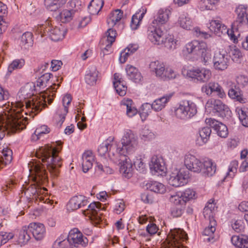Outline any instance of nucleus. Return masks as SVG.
<instances>
[{
	"label": "nucleus",
	"mask_w": 248,
	"mask_h": 248,
	"mask_svg": "<svg viewBox=\"0 0 248 248\" xmlns=\"http://www.w3.org/2000/svg\"><path fill=\"white\" fill-rule=\"evenodd\" d=\"M114 87L117 93L120 96H124L126 94L127 87L126 86L125 81L121 82L120 84L114 83Z\"/></svg>",
	"instance_id": "obj_58"
},
{
	"label": "nucleus",
	"mask_w": 248,
	"mask_h": 248,
	"mask_svg": "<svg viewBox=\"0 0 248 248\" xmlns=\"http://www.w3.org/2000/svg\"><path fill=\"white\" fill-rule=\"evenodd\" d=\"M133 160L134 165L137 170L141 172H144L145 169V164L143 162L141 156L140 155L136 156Z\"/></svg>",
	"instance_id": "obj_56"
},
{
	"label": "nucleus",
	"mask_w": 248,
	"mask_h": 248,
	"mask_svg": "<svg viewBox=\"0 0 248 248\" xmlns=\"http://www.w3.org/2000/svg\"><path fill=\"white\" fill-rule=\"evenodd\" d=\"M169 13L170 11L169 10H159L156 18L155 19L151 24L158 27H160V25L165 24L169 19Z\"/></svg>",
	"instance_id": "obj_34"
},
{
	"label": "nucleus",
	"mask_w": 248,
	"mask_h": 248,
	"mask_svg": "<svg viewBox=\"0 0 248 248\" xmlns=\"http://www.w3.org/2000/svg\"><path fill=\"white\" fill-rule=\"evenodd\" d=\"M53 248H71V245L68 237L64 239L63 237L61 236L58 238L53 245Z\"/></svg>",
	"instance_id": "obj_47"
},
{
	"label": "nucleus",
	"mask_w": 248,
	"mask_h": 248,
	"mask_svg": "<svg viewBox=\"0 0 248 248\" xmlns=\"http://www.w3.org/2000/svg\"><path fill=\"white\" fill-rule=\"evenodd\" d=\"M236 82L240 87H244L248 83V78L244 75H239L236 78Z\"/></svg>",
	"instance_id": "obj_64"
},
{
	"label": "nucleus",
	"mask_w": 248,
	"mask_h": 248,
	"mask_svg": "<svg viewBox=\"0 0 248 248\" xmlns=\"http://www.w3.org/2000/svg\"><path fill=\"white\" fill-rule=\"evenodd\" d=\"M125 71L128 78L133 82L139 83L141 80L142 77L136 67L131 65H127Z\"/></svg>",
	"instance_id": "obj_28"
},
{
	"label": "nucleus",
	"mask_w": 248,
	"mask_h": 248,
	"mask_svg": "<svg viewBox=\"0 0 248 248\" xmlns=\"http://www.w3.org/2000/svg\"><path fill=\"white\" fill-rule=\"evenodd\" d=\"M233 246L239 248H248V236L233 234Z\"/></svg>",
	"instance_id": "obj_39"
},
{
	"label": "nucleus",
	"mask_w": 248,
	"mask_h": 248,
	"mask_svg": "<svg viewBox=\"0 0 248 248\" xmlns=\"http://www.w3.org/2000/svg\"><path fill=\"white\" fill-rule=\"evenodd\" d=\"M140 137L144 141H149L155 138V135L149 130L144 129L140 134Z\"/></svg>",
	"instance_id": "obj_62"
},
{
	"label": "nucleus",
	"mask_w": 248,
	"mask_h": 248,
	"mask_svg": "<svg viewBox=\"0 0 248 248\" xmlns=\"http://www.w3.org/2000/svg\"><path fill=\"white\" fill-rule=\"evenodd\" d=\"M209 220L210 221V225L204 230L202 234L204 235L209 236V237L207 238V240L208 241H210L214 238L212 236L216 231L215 226L216 225V222L214 219Z\"/></svg>",
	"instance_id": "obj_46"
},
{
	"label": "nucleus",
	"mask_w": 248,
	"mask_h": 248,
	"mask_svg": "<svg viewBox=\"0 0 248 248\" xmlns=\"http://www.w3.org/2000/svg\"><path fill=\"white\" fill-rule=\"evenodd\" d=\"M98 75V72L96 68L95 67H91L89 72L85 76L86 83L91 86L95 85L97 81Z\"/></svg>",
	"instance_id": "obj_40"
},
{
	"label": "nucleus",
	"mask_w": 248,
	"mask_h": 248,
	"mask_svg": "<svg viewBox=\"0 0 248 248\" xmlns=\"http://www.w3.org/2000/svg\"><path fill=\"white\" fill-rule=\"evenodd\" d=\"M150 167L152 171L162 175L165 173L166 168L164 166L163 158L157 155L152 156L150 163Z\"/></svg>",
	"instance_id": "obj_24"
},
{
	"label": "nucleus",
	"mask_w": 248,
	"mask_h": 248,
	"mask_svg": "<svg viewBox=\"0 0 248 248\" xmlns=\"http://www.w3.org/2000/svg\"><path fill=\"white\" fill-rule=\"evenodd\" d=\"M144 15V13L141 14L137 13L132 16L130 24V26L132 30L137 29L140 21L143 17Z\"/></svg>",
	"instance_id": "obj_54"
},
{
	"label": "nucleus",
	"mask_w": 248,
	"mask_h": 248,
	"mask_svg": "<svg viewBox=\"0 0 248 248\" xmlns=\"http://www.w3.org/2000/svg\"><path fill=\"white\" fill-rule=\"evenodd\" d=\"M209 29L218 36L227 34L231 40H232V23L231 25V29L229 30L225 25L221 24L220 21L212 20L210 23Z\"/></svg>",
	"instance_id": "obj_15"
},
{
	"label": "nucleus",
	"mask_w": 248,
	"mask_h": 248,
	"mask_svg": "<svg viewBox=\"0 0 248 248\" xmlns=\"http://www.w3.org/2000/svg\"><path fill=\"white\" fill-rule=\"evenodd\" d=\"M11 119L5 124L0 122V141H2L6 134V130H9L12 132L21 131L26 128L27 123L24 122V119L15 118L13 114L9 113Z\"/></svg>",
	"instance_id": "obj_8"
},
{
	"label": "nucleus",
	"mask_w": 248,
	"mask_h": 248,
	"mask_svg": "<svg viewBox=\"0 0 248 248\" xmlns=\"http://www.w3.org/2000/svg\"><path fill=\"white\" fill-rule=\"evenodd\" d=\"M14 237V234L12 232H0V246L5 244L8 241L13 239Z\"/></svg>",
	"instance_id": "obj_57"
},
{
	"label": "nucleus",
	"mask_w": 248,
	"mask_h": 248,
	"mask_svg": "<svg viewBox=\"0 0 248 248\" xmlns=\"http://www.w3.org/2000/svg\"><path fill=\"white\" fill-rule=\"evenodd\" d=\"M248 8L244 5H239L236 8L235 10V13L237 15V18L236 22L241 23L244 20L245 17H247Z\"/></svg>",
	"instance_id": "obj_44"
},
{
	"label": "nucleus",
	"mask_w": 248,
	"mask_h": 248,
	"mask_svg": "<svg viewBox=\"0 0 248 248\" xmlns=\"http://www.w3.org/2000/svg\"><path fill=\"white\" fill-rule=\"evenodd\" d=\"M205 48H207V46L204 42L194 40L185 45L183 53L185 55L192 54L198 56L203 53Z\"/></svg>",
	"instance_id": "obj_13"
},
{
	"label": "nucleus",
	"mask_w": 248,
	"mask_h": 248,
	"mask_svg": "<svg viewBox=\"0 0 248 248\" xmlns=\"http://www.w3.org/2000/svg\"><path fill=\"white\" fill-rule=\"evenodd\" d=\"M67 237L71 245V248L73 247L84 248L88 245V239L77 229L71 230Z\"/></svg>",
	"instance_id": "obj_12"
},
{
	"label": "nucleus",
	"mask_w": 248,
	"mask_h": 248,
	"mask_svg": "<svg viewBox=\"0 0 248 248\" xmlns=\"http://www.w3.org/2000/svg\"><path fill=\"white\" fill-rule=\"evenodd\" d=\"M1 159H0V170L11 163L12 160L13 152L10 149L5 148L3 149Z\"/></svg>",
	"instance_id": "obj_38"
},
{
	"label": "nucleus",
	"mask_w": 248,
	"mask_h": 248,
	"mask_svg": "<svg viewBox=\"0 0 248 248\" xmlns=\"http://www.w3.org/2000/svg\"><path fill=\"white\" fill-rule=\"evenodd\" d=\"M187 78L194 81L204 83L208 81L211 76L210 70L205 68L193 67L182 71Z\"/></svg>",
	"instance_id": "obj_9"
},
{
	"label": "nucleus",
	"mask_w": 248,
	"mask_h": 248,
	"mask_svg": "<svg viewBox=\"0 0 248 248\" xmlns=\"http://www.w3.org/2000/svg\"><path fill=\"white\" fill-rule=\"evenodd\" d=\"M177 40L174 38L173 35L166 34L163 38V42L160 45L163 46L165 48L170 50H173L176 48Z\"/></svg>",
	"instance_id": "obj_31"
},
{
	"label": "nucleus",
	"mask_w": 248,
	"mask_h": 248,
	"mask_svg": "<svg viewBox=\"0 0 248 248\" xmlns=\"http://www.w3.org/2000/svg\"><path fill=\"white\" fill-rule=\"evenodd\" d=\"M199 132L202 142L201 143H200V145L206 143L209 140L211 134V127L208 126L204 127L200 129Z\"/></svg>",
	"instance_id": "obj_48"
},
{
	"label": "nucleus",
	"mask_w": 248,
	"mask_h": 248,
	"mask_svg": "<svg viewBox=\"0 0 248 248\" xmlns=\"http://www.w3.org/2000/svg\"><path fill=\"white\" fill-rule=\"evenodd\" d=\"M34 88L35 85L32 84L28 83L24 87H22L17 93V96L19 99V101L12 103V107L10 109L11 113L13 114L14 118H19L20 120L24 119V122L27 123V117H24V115H29V116L33 118V111H31L32 109L31 107L28 108H26L27 103L32 102L36 95H34Z\"/></svg>",
	"instance_id": "obj_2"
},
{
	"label": "nucleus",
	"mask_w": 248,
	"mask_h": 248,
	"mask_svg": "<svg viewBox=\"0 0 248 248\" xmlns=\"http://www.w3.org/2000/svg\"><path fill=\"white\" fill-rule=\"evenodd\" d=\"M46 31L47 35H48L50 39L53 41H59L64 38V30H61L58 27H53L52 26H48Z\"/></svg>",
	"instance_id": "obj_25"
},
{
	"label": "nucleus",
	"mask_w": 248,
	"mask_h": 248,
	"mask_svg": "<svg viewBox=\"0 0 248 248\" xmlns=\"http://www.w3.org/2000/svg\"><path fill=\"white\" fill-rule=\"evenodd\" d=\"M185 165L186 168L194 172H202L208 176H213L216 171V164L212 159L206 158L201 162L193 155H186Z\"/></svg>",
	"instance_id": "obj_5"
},
{
	"label": "nucleus",
	"mask_w": 248,
	"mask_h": 248,
	"mask_svg": "<svg viewBox=\"0 0 248 248\" xmlns=\"http://www.w3.org/2000/svg\"><path fill=\"white\" fill-rule=\"evenodd\" d=\"M67 0H45L46 8L50 11H56L66 2Z\"/></svg>",
	"instance_id": "obj_37"
},
{
	"label": "nucleus",
	"mask_w": 248,
	"mask_h": 248,
	"mask_svg": "<svg viewBox=\"0 0 248 248\" xmlns=\"http://www.w3.org/2000/svg\"><path fill=\"white\" fill-rule=\"evenodd\" d=\"M24 65V61L22 59L13 61L8 67V74H11L14 70L22 68Z\"/></svg>",
	"instance_id": "obj_55"
},
{
	"label": "nucleus",
	"mask_w": 248,
	"mask_h": 248,
	"mask_svg": "<svg viewBox=\"0 0 248 248\" xmlns=\"http://www.w3.org/2000/svg\"><path fill=\"white\" fill-rule=\"evenodd\" d=\"M233 100L241 103H245V98L243 97L242 92L240 89L233 90Z\"/></svg>",
	"instance_id": "obj_63"
},
{
	"label": "nucleus",
	"mask_w": 248,
	"mask_h": 248,
	"mask_svg": "<svg viewBox=\"0 0 248 248\" xmlns=\"http://www.w3.org/2000/svg\"><path fill=\"white\" fill-rule=\"evenodd\" d=\"M172 196H179L180 198L179 200H181V201H184L185 204L186 205L187 202L192 199L195 197V192L191 189L187 188L182 192H180L177 193Z\"/></svg>",
	"instance_id": "obj_42"
},
{
	"label": "nucleus",
	"mask_w": 248,
	"mask_h": 248,
	"mask_svg": "<svg viewBox=\"0 0 248 248\" xmlns=\"http://www.w3.org/2000/svg\"><path fill=\"white\" fill-rule=\"evenodd\" d=\"M214 202V200H210L204 208L203 214L205 218L214 219V212L217 208Z\"/></svg>",
	"instance_id": "obj_36"
},
{
	"label": "nucleus",
	"mask_w": 248,
	"mask_h": 248,
	"mask_svg": "<svg viewBox=\"0 0 248 248\" xmlns=\"http://www.w3.org/2000/svg\"><path fill=\"white\" fill-rule=\"evenodd\" d=\"M179 198L178 196H170L169 198L170 202L174 204L171 209V214L175 217H180L186 207L184 201H181Z\"/></svg>",
	"instance_id": "obj_19"
},
{
	"label": "nucleus",
	"mask_w": 248,
	"mask_h": 248,
	"mask_svg": "<svg viewBox=\"0 0 248 248\" xmlns=\"http://www.w3.org/2000/svg\"><path fill=\"white\" fill-rule=\"evenodd\" d=\"M229 59L225 51L216 50L214 54L213 62L216 69L224 70L227 68Z\"/></svg>",
	"instance_id": "obj_14"
},
{
	"label": "nucleus",
	"mask_w": 248,
	"mask_h": 248,
	"mask_svg": "<svg viewBox=\"0 0 248 248\" xmlns=\"http://www.w3.org/2000/svg\"><path fill=\"white\" fill-rule=\"evenodd\" d=\"M152 110V104L146 103L142 105L140 116L142 121L146 119V117L151 113Z\"/></svg>",
	"instance_id": "obj_52"
},
{
	"label": "nucleus",
	"mask_w": 248,
	"mask_h": 248,
	"mask_svg": "<svg viewBox=\"0 0 248 248\" xmlns=\"http://www.w3.org/2000/svg\"><path fill=\"white\" fill-rule=\"evenodd\" d=\"M236 111L238 114L239 119L242 124L245 127H248V109L237 108Z\"/></svg>",
	"instance_id": "obj_49"
},
{
	"label": "nucleus",
	"mask_w": 248,
	"mask_h": 248,
	"mask_svg": "<svg viewBox=\"0 0 248 248\" xmlns=\"http://www.w3.org/2000/svg\"><path fill=\"white\" fill-rule=\"evenodd\" d=\"M202 91L208 95H211L213 93H216L220 98H222L225 96V93L222 87L217 83L214 82H209L207 85L203 86Z\"/></svg>",
	"instance_id": "obj_22"
},
{
	"label": "nucleus",
	"mask_w": 248,
	"mask_h": 248,
	"mask_svg": "<svg viewBox=\"0 0 248 248\" xmlns=\"http://www.w3.org/2000/svg\"><path fill=\"white\" fill-rule=\"evenodd\" d=\"M88 201L85 197L82 195L76 196L72 197L67 205L69 211H74L87 205Z\"/></svg>",
	"instance_id": "obj_23"
},
{
	"label": "nucleus",
	"mask_w": 248,
	"mask_h": 248,
	"mask_svg": "<svg viewBox=\"0 0 248 248\" xmlns=\"http://www.w3.org/2000/svg\"><path fill=\"white\" fill-rule=\"evenodd\" d=\"M77 9H64L60 13V20L62 23L70 21L76 13Z\"/></svg>",
	"instance_id": "obj_43"
},
{
	"label": "nucleus",
	"mask_w": 248,
	"mask_h": 248,
	"mask_svg": "<svg viewBox=\"0 0 248 248\" xmlns=\"http://www.w3.org/2000/svg\"><path fill=\"white\" fill-rule=\"evenodd\" d=\"M28 228L36 240H41L44 237L46 229L44 224L39 222H31L29 225Z\"/></svg>",
	"instance_id": "obj_21"
},
{
	"label": "nucleus",
	"mask_w": 248,
	"mask_h": 248,
	"mask_svg": "<svg viewBox=\"0 0 248 248\" xmlns=\"http://www.w3.org/2000/svg\"><path fill=\"white\" fill-rule=\"evenodd\" d=\"M114 139L110 137L100 144L98 148V153L101 156L108 153L111 160L120 165L121 173L129 178L132 176V164L126 155L135 152L138 146V138L131 130L125 129L119 142L114 143Z\"/></svg>",
	"instance_id": "obj_1"
},
{
	"label": "nucleus",
	"mask_w": 248,
	"mask_h": 248,
	"mask_svg": "<svg viewBox=\"0 0 248 248\" xmlns=\"http://www.w3.org/2000/svg\"><path fill=\"white\" fill-rule=\"evenodd\" d=\"M110 27L106 32V37L102 40V44L106 46L104 48H102V50L100 53V55L104 56L110 52L109 49L110 48L112 43L115 40L116 35V31Z\"/></svg>",
	"instance_id": "obj_18"
},
{
	"label": "nucleus",
	"mask_w": 248,
	"mask_h": 248,
	"mask_svg": "<svg viewBox=\"0 0 248 248\" xmlns=\"http://www.w3.org/2000/svg\"><path fill=\"white\" fill-rule=\"evenodd\" d=\"M123 16V12L119 9L112 11L107 19V23L109 27H113L120 22Z\"/></svg>",
	"instance_id": "obj_30"
},
{
	"label": "nucleus",
	"mask_w": 248,
	"mask_h": 248,
	"mask_svg": "<svg viewBox=\"0 0 248 248\" xmlns=\"http://www.w3.org/2000/svg\"><path fill=\"white\" fill-rule=\"evenodd\" d=\"M122 105L125 106L126 108V114L129 117L135 116L138 112L136 108L133 106V101L131 99L123 100Z\"/></svg>",
	"instance_id": "obj_45"
},
{
	"label": "nucleus",
	"mask_w": 248,
	"mask_h": 248,
	"mask_svg": "<svg viewBox=\"0 0 248 248\" xmlns=\"http://www.w3.org/2000/svg\"><path fill=\"white\" fill-rule=\"evenodd\" d=\"M189 178L188 170L185 169H175L170 173L168 182L173 186L179 187L186 184Z\"/></svg>",
	"instance_id": "obj_11"
},
{
	"label": "nucleus",
	"mask_w": 248,
	"mask_h": 248,
	"mask_svg": "<svg viewBox=\"0 0 248 248\" xmlns=\"http://www.w3.org/2000/svg\"><path fill=\"white\" fill-rule=\"evenodd\" d=\"M228 108L220 101H216L214 107L215 112L222 117L225 116V111H228Z\"/></svg>",
	"instance_id": "obj_53"
},
{
	"label": "nucleus",
	"mask_w": 248,
	"mask_h": 248,
	"mask_svg": "<svg viewBox=\"0 0 248 248\" xmlns=\"http://www.w3.org/2000/svg\"><path fill=\"white\" fill-rule=\"evenodd\" d=\"M178 24L181 28L187 30H190L193 27L192 21L187 13L180 15L178 20Z\"/></svg>",
	"instance_id": "obj_35"
},
{
	"label": "nucleus",
	"mask_w": 248,
	"mask_h": 248,
	"mask_svg": "<svg viewBox=\"0 0 248 248\" xmlns=\"http://www.w3.org/2000/svg\"><path fill=\"white\" fill-rule=\"evenodd\" d=\"M45 165L40 161L30 162L28 164L29 170L32 174H34L33 184H31L27 188L26 193L31 195H38L41 193V185L47 182L48 177Z\"/></svg>",
	"instance_id": "obj_4"
},
{
	"label": "nucleus",
	"mask_w": 248,
	"mask_h": 248,
	"mask_svg": "<svg viewBox=\"0 0 248 248\" xmlns=\"http://www.w3.org/2000/svg\"><path fill=\"white\" fill-rule=\"evenodd\" d=\"M243 60V55L241 51L238 48H233V62L241 63Z\"/></svg>",
	"instance_id": "obj_59"
},
{
	"label": "nucleus",
	"mask_w": 248,
	"mask_h": 248,
	"mask_svg": "<svg viewBox=\"0 0 248 248\" xmlns=\"http://www.w3.org/2000/svg\"><path fill=\"white\" fill-rule=\"evenodd\" d=\"M150 71L157 77L161 79L164 77L165 65L158 61H154L149 64Z\"/></svg>",
	"instance_id": "obj_27"
},
{
	"label": "nucleus",
	"mask_w": 248,
	"mask_h": 248,
	"mask_svg": "<svg viewBox=\"0 0 248 248\" xmlns=\"http://www.w3.org/2000/svg\"><path fill=\"white\" fill-rule=\"evenodd\" d=\"M94 161V155L91 151H85L82 155V170L84 172H87L92 168L93 162Z\"/></svg>",
	"instance_id": "obj_29"
},
{
	"label": "nucleus",
	"mask_w": 248,
	"mask_h": 248,
	"mask_svg": "<svg viewBox=\"0 0 248 248\" xmlns=\"http://www.w3.org/2000/svg\"><path fill=\"white\" fill-rule=\"evenodd\" d=\"M21 43L25 48L31 46L33 45L32 33L30 31L24 33L21 37Z\"/></svg>",
	"instance_id": "obj_50"
},
{
	"label": "nucleus",
	"mask_w": 248,
	"mask_h": 248,
	"mask_svg": "<svg viewBox=\"0 0 248 248\" xmlns=\"http://www.w3.org/2000/svg\"><path fill=\"white\" fill-rule=\"evenodd\" d=\"M187 239V234L183 230L180 229L171 230L167 237L168 248H186L184 246L182 242Z\"/></svg>",
	"instance_id": "obj_10"
},
{
	"label": "nucleus",
	"mask_w": 248,
	"mask_h": 248,
	"mask_svg": "<svg viewBox=\"0 0 248 248\" xmlns=\"http://www.w3.org/2000/svg\"><path fill=\"white\" fill-rule=\"evenodd\" d=\"M29 228L28 226H23L19 231L17 236V242L19 244L24 245L28 243L30 240L31 236L28 232Z\"/></svg>",
	"instance_id": "obj_33"
},
{
	"label": "nucleus",
	"mask_w": 248,
	"mask_h": 248,
	"mask_svg": "<svg viewBox=\"0 0 248 248\" xmlns=\"http://www.w3.org/2000/svg\"><path fill=\"white\" fill-rule=\"evenodd\" d=\"M52 75L50 73H46L41 76L36 81V86L41 89H44L47 86L49 79Z\"/></svg>",
	"instance_id": "obj_51"
},
{
	"label": "nucleus",
	"mask_w": 248,
	"mask_h": 248,
	"mask_svg": "<svg viewBox=\"0 0 248 248\" xmlns=\"http://www.w3.org/2000/svg\"><path fill=\"white\" fill-rule=\"evenodd\" d=\"M103 5V0H92L88 6L89 12L91 15H97L100 11Z\"/></svg>",
	"instance_id": "obj_41"
},
{
	"label": "nucleus",
	"mask_w": 248,
	"mask_h": 248,
	"mask_svg": "<svg viewBox=\"0 0 248 248\" xmlns=\"http://www.w3.org/2000/svg\"><path fill=\"white\" fill-rule=\"evenodd\" d=\"M49 128L45 125H42L39 127L36 128L34 132L33 136H40L41 137L44 134L49 133Z\"/></svg>",
	"instance_id": "obj_61"
},
{
	"label": "nucleus",
	"mask_w": 248,
	"mask_h": 248,
	"mask_svg": "<svg viewBox=\"0 0 248 248\" xmlns=\"http://www.w3.org/2000/svg\"><path fill=\"white\" fill-rule=\"evenodd\" d=\"M61 149L62 148H55L47 146L42 147L36 153L37 157L41 159V161L46 166L49 172L56 177L58 176L59 169L62 164V159L58 155Z\"/></svg>",
	"instance_id": "obj_3"
},
{
	"label": "nucleus",
	"mask_w": 248,
	"mask_h": 248,
	"mask_svg": "<svg viewBox=\"0 0 248 248\" xmlns=\"http://www.w3.org/2000/svg\"><path fill=\"white\" fill-rule=\"evenodd\" d=\"M146 186L147 189L155 193L163 194L166 191L165 186L162 183L157 181H149L146 184Z\"/></svg>",
	"instance_id": "obj_32"
},
{
	"label": "nucleus",
	"mask_w": 248,
	"mask_h": 248,
	"mask_svg": "<svg viewBox=\"0 0 248 248\" xmlns=\"http://www.w3.org/2000/svg\"><path fill=\"white\" fill-rule=\"evenodd\" d=\"M205 123L212 127L219 137L226 138L227 136L228 128L224 124L212 118L206 119Z\"/></svg>",
	"instance_id": "obj_20"
},
{
	"label": "nucleus",
	"mask_w": 248,
	"mask_h": 248,
	"mask_svg": "<svg viewBox=\"0 0 248 248\" xmlns=\"http://www.w3.org/2000/svg\"><path fill=\"white\" fill-rule=\"evenodd\" d=\"M148 38L150 41L155 45H160L162 44L164 33L160 27L151 24L147 30Z\"/></svg>",
	"instance_id": "obj_16"
},
{
	"label": "nucleus",
	"mask_w": 248,
	"mask_h": 248,
	"mask_svg": "<svg viewBox=\"0 0 248 248\" xmlns=\"http://www.w3.org/2000/svg\"><path fill=\"white\" fill-rule=\"evenodd\" d=\"M56 85L59 87L60 84L54 83L52 85H49L42 97L35 96L32 100V102L27 103L26 108H28L31 107L32 109L31 111H33L34 116L46 106V102H47L48 104H50L52 102L55 95L54 92H55L57 89H55Z\"/></svg>",
	"instance_id": "obj_6"
},
{
	"label": "nucleus",
	"mask_w": 248,
	"mask_h": 248,
	"mask_svg": "<svg viewBox=\"0 0 248 248\" xmlns=\"http://www.w3.org/2000/svg\"><path fill=\"white\" fill-rule=\"evenodd\" d=\"M197 112L195 104L191 100H184L174 110L175 116L179 119L186 120L193 117Z\"/></svg>",
	"instance_id": "obj_7"
},
{
	"label": "nucleus",
	"mask_w": 248,
	"mask_h": 248,
	"mask_svg": "<svg viewBox=\"0 0 248 248\" xmlns=\"http://www.w3.org/2000/svg\"><path fill=\"white\" fill-rule=\"evenodd\" d=\"M68 107L63 106L60 107L57 111L56 113L59 116L60 118V122L61 123V124H62V123L65 120V116L68 113Z\"/></svg>",
	"instance_id": "obj_60"
},
{
	"label": "nucleus",
	"mask_w": 248,
	"mask_h": 248,
	"mask_svg": "<svg viewBox=\"0 0 248 248\" xmlns=\"http://www.w3.org/2000/svg\"><path fill=\"white\" fill-rule=\"evenodd\" d=\"M101 210H104V207H101V204L99 202H93L88 206L86 210H82L83 214L88 216L91 220L96 221L97 223L102 220L100 217V214L98 213Z\"/></svg>",
	"instance_id": "obj_17"
},
{
	"label": "nucleus",
	"mask_w": 248,
	"mask_h": 248,
	"mask_svg": "<svg viewBox=\"0 0 248 248\" xmlns=\"http://www.w3.org/2000/svg\"><path fill=\"white\" fill-rule=\"evenodd\" d=\"M172 95L173 93L167 94L154 100L152 103L153 110L155 112H158L162 110L165 108Z\"/></svg>",
	"instance_id": "obj_26"
}]
</instances>
